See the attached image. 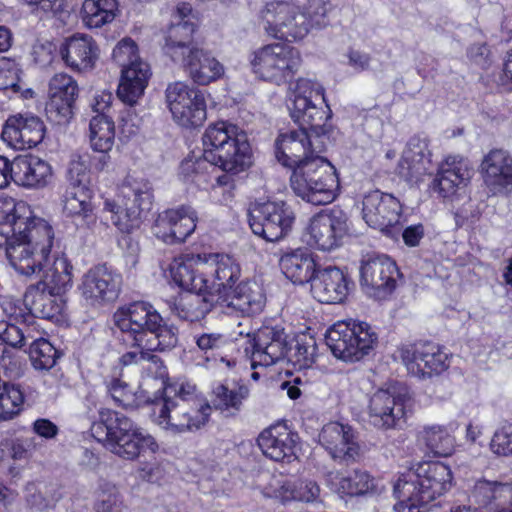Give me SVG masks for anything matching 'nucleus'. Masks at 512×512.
<instances>
[{
    "label": "nucleus",
    "mask_w": 512,
    "mask_h": 512,
    "mask_svg": "<svg viewBox=\"0 0 512 512\" xmlns=\"http://www.w3.org/2000/svg\"><path fill=\"white\" fill-rule=\"evenodd\" d=\"M61 55L67 66L77 71L93 68L98 58V46L91 36L75 34L61 47Z\"/></svg>",
    "instance_id": "36"
},
{
    "label": "nucleus",
    "mask_w": 512,
    "mask_h": 512,
    "mask_svg": "<svg viewBox=\"0 0 512 512\" xmlns=\"http://www.w3.org/2000/svg\"><path fill=\"white\" fill-rule=\"evenodd\" d=\"M431 153L425 139L413 136L409 139L402 157L397 165V173L405 181H418L430 173Z\"/></svg>",
    "instance_id": "31"
},
{
    "label": "nucleus",
    "mask_w": 512,
    "mask_h": 512,
    "mask_svg": "<svg viewBox=\"0 0 512 512\" xmlns=\"http://www.w3.org/2000/svg\"><path fill=\"white\" fill-rule=\"evenodd\" d=\"M28 353L33 367L37 370L46 371L53 368L62 356V352L44 338H33L29 343Z\"/></svg>",
    "instance_id": "49"
},
{
    "label": "nucleus",
    "mask_w": 512,
    "mask_h": 512,
    "mask_svg": "<svg viewBox=\"0 0 512 512\" xmlns=\"http://www.w3.org/2000/svg\"><path fill=\"white\" fill-rule=\"evenodd\" d=\"M353 281L339 267H319L311 282V294L320 303H342L348 296Z\"/></svg>",
    "instance_id": "26"
},
{
    "label": "nucleus",
    "mask_w": 512,
    "mask_h": 512,
    "mask_svg": "<svg viewBox=\"0 0 512 512\" xmlns=\"http://www.w3.org/2000/svg\"><path fill=\"white\" fill-rule=\"evenodd\" d=\"M14 183L26 188H44L53 179L50 163L38 156L23 155L14 158Z\"/></svg>",
    "instance_id": "32"
},
{
    "label": "nucleus",
    "mask_w": 512,
    "mask_h": 512,
    "mask_svg": "<svg viewBox=\"0 0 512 512\" xmlns=\"http://www.w3.org/2000/svg\"><path fill=\"white\" fill-rule=\"evenodd\" d=\"M286 491L290 492V497L297 501L313 502L320 495V487L313 480H298L293 484L288 483Z\"/></svg>",
    "instance_id": "57"
},
{
    "label": "nucleus",
    "mask_w": 512,
    "mask_h": 512,
    "mask_svg": "<svg viewBox=\"0 0 512 512\" xmlns=\"http://www.w3.org/2000/svg\"><path fill=\"white\" fill-rule=\"evenodd\" d=\"M326 482L332 490L349 496L363 495L375 489L374 478L362 470H354L348 476L342 477L337 472H329Z\"/></svg>",
    "instance_id": "42"
},
{
    "label": "nucleus",
    "mask_w": 512,
    "mask_h": 512,
    "mask_svg": "<svg viewBox=\"0 0 512 512\" xmlns=\"http://www.w3.org/2000/svg\"><path fill=\"white\" fill-rule=\"evenodd\" d=\"M196 257L191 261L175 263L171 266L170 272L173 281L182 289L187 292L197 291L206 292L208 290L209 279L205 273H202V266L197 265L198 268H193Z\"/></svg>",
    "instance_id": "44"
},
{
    "label": "nucleus",
    "mask_w": 512,
    "mask_h": 512,
    "mask_svg": "<svg viewBox=\"0 0 512 512\" xmlns=\"http://www.w3.org/2000/svg\"><path fill=\"white\" fill-rule=\"evenodd\" d=\"M402 205L389 193L373 190L367 193L362 201V216L368 226L378 229L388 237L397 239L400 236V218Z\"/></svg>",
    "instance_id": "14"
},
{
    "label": "nucleus",
    "mask_w": 512,
    "mask_h": 512,
    "mask_svg": "<svg viewBox=\"0 0 512 512\" xmlns=\"http://www.w3.org/2000/svg\"><path fill=\"white\" fill-rule=\"evenodd\" d=\"M112 57L121 68L142 60L137 44L131 38L119 41L113 49Z\"/></svg>",
    "instance_id": "58"
},
{
    "label": "nucleus",
    "mask_w": 512,
    "mask_h": 512,
    "mask_svg": "<svg viewBox=\"0 0 512 512\" xmlns=\"http://www.w3.org/2000/svg\"><path fill=\"white\" fill-rule=\"evenodd\" d=\"M251 66L262 80L281 85L294 78L301 66V55L289 44L272 43L253 52Z\"/></svg>",
    "instance_id": "10"
},
{
    "label": "nucleus",
    "mask_w": 512,
    "mask_h": 512,
    "mask_svg": "<svg viewBox=\"0 0 512 512\" xmlns=\"http://www.w3.org/2000/svg\"><path fill=\"white\" fill-rule=\"evenodd\" d=\"M150 76V66L144 60L122 67L117 89L118 98L123 103L134 106L143 96Z\"/></svg>",
    "instance_id": "35"
},
{
    "label": "nucleus",
    "mask_w": 512,
    "mask_h": 512,
    "mask_svg": "<svg viewBox=\"0 0 512 512\" xmlns=\"http://www.w3.org/2000/svg\"><path fill=\"white\" fill-rule=\"evenodd\" d=\"M105 385L108 394L118 406L126 409L140 406L141 401L138 400L137 393H133L126 382L118 378H111L105 381Z\"/></svg>",
    "instance_id": "51"
},
{
    "label": "nucleus",
    "mask_w": 512,
    "mask_h": 512,
    "mask_svg": "<svg viewBox=\"0 0 512 512\" xmlns=\"http://www.w3.org/2000/svg\"><path fill=\"white\" fill-rule=\"evenodd\" d=\"M294 222V211L285 201L256 204L249 211V225L252 232L269 242L286 237Z\"/></svg>",
    "instance_id": "12"
},
{
    "label": "nucleus",
    "mask_w": 512,
    "mask_h": 512,
    "mask_svg": "<svg viewBox=\"0 0 512 512\" xmlns=\"http://www.w3.org/2000/svg\"><path fill=\"white\" fill-rule=\"evenodd\" d=\"M122 285V276L106 264L89 269L82 277V297L93 306L117 299Z\"/></svg>",
    "instance_id": "21"
},
{
    "label": "nucleus",
    "mask_w": 512,
    "mask_h": 512,
    "mask_svg": "<svg viewBox=\"0 0 512 512\" xmlns=\"http://www.w3.org/2000/svg\"><path fill=\"white\" fill-rule=\"evenodd\" d=\"M223 342V336L218 333H204L196 338L198 348L205 353L218 349Z\"/></svg>",
    "instance_id": "63"
},
{
    "label": "nucleus",
    "mask_w": 512,
    "mask_h": 512,
    "mask_svg": "<svg viewBox=\"0 0 512 512\" xmlns=\"http://www.w3.org/2000/svg\"><path fill=\"white\" fill-rule=\"evenodd\" d=\"M319 443L331 458L342 465H350L361 457L357 434L350 425L330 422L319 433Z\"/></svg>",
    "instance_id": "19"
},
{
    "label": "nucleus",
    "mask_w": 512,
    "mask_h": 512,
    "mask_svg": "<svg viewBox=\"0 0 512 512\" xmlns=\"http://www.w3.org/2000/svg\"><path fill=\"white\" fill-rule=\"evenodd\" d=\"M259 24L275 39L297 41L310 32V22L303 9L286 1H271L259 12Z\"/></svg>",
    "instance_id": "11"
},
{
    "label": "nucleus",
    "mask_w": 512,
    "mask_h": 512,
    "mask_svg": "<svg viewBox=\"0 0 512 512\" xmlns=\"http://www.w3.org/2000/svg\"><path fill=\"white\" fill-rule=\"evenodd\" d=\"M489 448L498 457L512 456V422L502 424L494 432Z\"/></svg>",
    "instance_id": "55"
},
{
    "label": "nucleus",
    "mask_w": 512,
    "mask_h": 512,
    "mask_svg": "<svg viewBox=\"0 0 512 512\" xmlns=\"http://www.w3.org/2000/svg\"><path fill=\"white\" fill-rule=\"evenodd\" d=\"M195 29L196 25L190 19L171 24L165 39L164 50L172 61L177 62L183 59L189 51L197 48L193 44Z\"/></svg>",
    "instance_id": "40"
},
{
    "label": "nucleus",
    "mask_w": 512,
    "mask_h": 512,
    "mask_svg": "<svg viewBox=\"0 0 512 512\" xmlns=\"http://www.w3.org/2000/svg\"><path fill=\"white\" fill-rule=\"evenodd\" d=\"M218 304L242 315L252 316L262 311L265 295L258 283L240 281L231 289V292L219 299Z\"/></svg>",
    "instance_id": "30"
},
{
    "label": "nucleus",
    "mask_w": 512,
    "mask_h": 512,
    "mask_svg": "<svg viewBox=\"0 0 512 512\" xmlns=\"http://www.w3.org/2000/svg\"><path fill=\"white\" fill-rule=\"evenodd\" d=\"M348 229V216L340 208L323 211L310 221V243L319 250L332 251L342 244Z\"/></svg>",
    "instance_id": "20"
},
{
    "label": "nucleus",
    "mask_w": 512,
    "mask_h": 512,
    "mask_svg": "<svg viewBox=\"0 0 512 512\" xmlns=\"http://www.w3.org/2000/svg\"><path fill=\"white\" fill-rule=\"evenodd\" d=\"M398 353L408 372L420 378L440 374L449 367L448 354L432 342L405 344Z\"/></svg>",
    "instance_id": "16"
},
{
    "label": "nucleus",
    "mask_w": 512,
    "mask_h": 512,
    "mask_svg": "<svg viewBox=\"0 0 512 512\" xmlns=\"http://www.w3.org/2000/svg\"><path fill=\"white\" fill-rule=\"evenodd\" d=\"M196 265L202 266V273L209 279L208 290L215 295L217 301L226 296L240 282L241 268L230 255L223 253L198 254Z\"/></svg>",
    "instance_id": "17"
},
{
    "label": "nucleus",
    "mask_w": 512,
    "mask_h": 512,
    "mask_svg": "<svg viewBox=\"0 0 512 512\" xmlns=\"http://www.w3.org/2000/svg\"><path fill=\"white\" fill-rule=\"evenodd\" d=\"M78 84L68 74H55L49 82V101L46 104L47 118L54 124L66 125L73 116L78 97Z\"/></svg>",
    "instance_id": "22"
},
{
    "label": "nucleus",
    "mask_w": 512,
    "mask_h": 512,
    "mask_svg": "<svg viewBox=\"0 0 512 512\" xmlns=\"http://www.w3.org/2000/svg\"><path fill=\"white\" fill-rule=\"evenodd\" d=\"M45 132L46 127L40 117L30 113H19L6 120L1 138L9 147L25 150L41 143Z\"/></svg>",
    "instance_id": "24"
},
{
    "label": "nucleus",
    "mask_w": 512,
    "mask_h": 512,
    "mask_svg": "<svg viewBox=\"0 0 512 512\" xmlns=\"http://www.w3.org/2000/svg\"><path fill=\"white\" fill-rule=\"evenodd\" d=\"M33 432L47 440L57 436L59 429L56 424L46 418H39L33 422Z\"/></svg>",
    "instance_id": "61"
},
{
    "label": "nucleus",
    "mask_w": 512,
    "mask_h": 512,
    "mask_svg": "<svg viewBox=\"0 0 512 512\" xmlns=\"http://www.w3.org/2000/svg\"><path fill=\"white\" fill-rule=\"evenodd\" d=\"M298 435L285 425H273L264 429L257 438L262 453L274 461H288L295 456Z\"/></svg>",
    "instance_id": "29"
},
{
    "label": "nucleus",
    "mask_w": 512,
    "mask_h": 512,
    "mask_svg": "<svg viewBox=\"0 0 512 512\" xmlns=\"http://www.w3.org/2000/svg\"><path fill=\"white\" fill-rule=\"evenodd\" d=\"M24 302L31 311L40 314L42 318L51 319L60 315L64 309L63 295L52 294L48 290L29 286L24 295Z\"/></svg>",
    "instance_id": "43"
},
{
    "label": "nucleus",
    "mask_w": 512,
    "mask_h": 512,
    "mask_svg": "<svg viewBox=\"0 0 512 512\" xmlns=\"http://www.w3.org/2000/svg\"><path fill=\"white\" fill-rule=\"evenodd\" d=\"M325 341L332 354L345 362H356L369 355L378 336L366 322L340 321L331 326Z\"/></svg>",
    "instance_id": "9"
},
{
    "label": "nucleus",
    "mask_w": 512,
    "mask_h": 512,
    "mask_svg": "<svg viewBox=\"0 0 512 512\" xmlns=\"http://www.w3.org/2000/svg\"><path fill=\"white\" fill-rule=\"evenodd\" d=\"M117 12V0H84L81 8V19L89 28H101L111 23Z\"/></svg>",
    "instance_id": "45"
},
{
    "label": "nucleus",
    "mask_w": 512,
    "mask_h": 512,
    "mask_svg": "<svg viewBox=\"0 0 512 512\" xmlns=\"http://www.w3.org/2000/svg\"><path fill=\"white\" fill-rule=\"evenodd\" d=\"M0 339L3 344L13 349L24 350L29 342L32 341L33 335L28 326H17L6 321L0 322Z\"/></svg>",
    "instance_id": "50"
},
{
    "label": "nucleus",
    "mask_w": 512,
    "mask_h": 512,
    "mask_svg": "<svg viewBox=\"0 0 512 512\" xmlns=\"http://www.w3.org/2000/svg\"><path fill=\"white\" fill-rule=\"evenodd\" d=\"M20 73L19 64L9 58L0 59V90L12 89L14 92L20 90Z\"/></svg>",
    "instance_id": "56"
},
{
    "label": "nucleus",
    "mask_w": 512,
    "mask_h": 512,
    "mask_svg": "<svg viewBox=\"0 0 512 512\" xmlns=\"http://www.w3.org/2000/svg\"><path fill=\"white\" fill-rule=\"evenodd\" d=\"M113 320L122 342L144 349L143 363H151L156 368L163 363L154 352L171 350L178 344V328L168 323L149 302L135 301L122 306L114 313Z\"/></svg>",
    "instance_id": "3"
},
{
    "label": "nucleus",
    "mask_w": 512,
    "mask_h": 512,
    "mask_svg": "<svg viewBox=\"0 0 512 512\" xmlns=\"http://www.w3.org/2000/svg\"><path fill=\"white\" fill-rule=\"evenodd\" d=\"M484 183L494 195L512 194V156L503 149L491 150L482 160Z\"/></svg>",
    "instance_id": "27"
},
{
    "label": "nucleus",
    "mask_w": 512,
    "mask_h": 512,
    "mask_svg": "<svg viewBox=\"0 0 512 512\" xmlns=\"http://www.w3.org/2000/svg\"><path fill=\"white\" fill-rule=\"evenodd\" d=\"M279 266L286 278L299 285L311 283L319 269L313 254L301 248L282 255Z\"/></svg>",
    "instance_id": "39"
},
{
    "label": "nucleus",
    "mask_w": 512,
    "mask_h": 512,
    "mask_svg": "<svg viewBox=\"0 0 512 512\" xmlns=\"http://www.w3.org/2000/svg\"><path fill=\"white\" fill-rule=\"evenodd\" d=\"M452 485V472L442 462H422L402 473L394 484L393 493L398 501L406 504L409 512H425L434 501ZM439 503H437L438 505Z\"/></svg>",
    "instance_id": "5"
},
{
    "label": "nucleus",
    "mask_w": 512,
    "mask_h": 512,
    "mask_svg": "<svg viewBox=\"0 0 512 512\" xmlns=\"http://www.w3.org/2000/svg\"><path fill=\"white\" fill-rule=\"evenodd\" d=\"M403 241L407 246L415 247L418 246L421 239L424 237V227L422 224H415L406 227L403 231H400Z\"/></svg>",
    "instance_id": "64"
},
{
    "label": "nucleus",
    "mask_w": 512,
    "mask_h": 512,
    "mask_svg": "<svg viewBox=\"0 0 512 512\" xmlns=\"http://www.w3.org/2000/svg\"><path fill=\"white\" fill-rule=\"evenodd\" d=\"M145 402L152 404L154 414L158 413V425L173 433L200 429L208 421L211 410L209 404L202 403L183 386L165 387Z\"/></svg>",
    "instance_id": "6"
},
{
    "label": "nucleus",
    "mask_w": 512,
    "mask_h": 512,
    "mask_svg": "<svg viewBox=\"0 0 512 512\" xmlns=\"http://www.w3.org/2000/svg\"><path fill=\"white\" fill-rule=\"evenodd\" d=\"M35 448L34 438L17 439L11 446V457L13 460H26L31 456Z\"/></svg>",
    "instance_id": "60"
},
{
    "label": "nucleus",
    "mask_w": 512,
    "mask_h": 512,
    "mask_svg": "<svg viewBox=\"0 0 512 512\" xmlns=\"http://www.w3.org/2000/svg\"><path fill=\"white\" fill-rule=\"evenodd\" d=\"M176 63H181L189 77L198 85H207L224 73L223 65L209 52L198 47Z\"/></svg>",
    "instance_id": "34"
},
{
    "label": "nucleus",
    "mask_w": 512,
    "mask_h": 512,
    "mask_svg": "<svg viewBox=\"0 0 512 512\" xmlns=\"http://www.w3.org/2000/svg\"><path fill=\"white\" fill-rule=\"evenodd\" d=\"M328 0H309L307 7L303 9L312 28H322L328 24V12L330 10Z\"/></svg>",
    "instance_id": "59"
},
{
    "label": "nucleus",
    "mask_w": 512,
    "mask_h": 512,
    "mask_svg": "<svg viewBox=\"0 0 512 512\" xmlns=\"http://www.w3.org/2000/svg\"><path fill=\"white\" fill-rule=\"evenodd\" d=\"M86 155H73L67 170L69 189H88L89 170Z\"/></svg>",
    "instance_id": "52"
},
{
    "label": "nucleus",
    "mask_w": 512,
    "mask_h": 512,
    "mask_svg": "<svg viewBox=\"0 0 512 512\" xmlns=\"http://www.w3.org/2000/svg\"><path fill=\"white\" fill-rule=\"evenodd\" d=\"M470 178L471 169L467 162L458 156H448L438 168L433 189L442 197H449L466 186Z\"/></svg>",
    "instance_id": "33"
},
{
    "label": "nucleus",
    "mask_w": 512,
    "mask_h": 512,
    "mask_svg": "<svg viewBox=\"0 0 512 512\" xmlns=\"http://www.w3.org/2000/svg\"><path fill=\"white\" fill-rule=\"evenodd\" d=\"M90 198L89 189L67 188L65 192L63 211L67 216L75 219L77 226L90 227L96 222Z\"/></svg>",
    "instance_id": "41"
},
{
    "label": "nucleus",
    "mask_w": 512,
    "mask_h": 512,
    "mask_svg": "<svg viewBox=\"0 0 512 512\" xmlns=\"http://www.w3.org/2000/svg\"><path fill=\"white\" fill-rule=\"evenodd\" d=\"M249 395V389L246 385H236L229 387L225 384H218L213 388L212 403L213 406L221 411H239L244 399Z\"/></svg>",
    "instance_id": "47"
},
{
    "label": "nucleus",
    "mask_w": 512,
    "mask_h": 512,
    "mask_svg": "<svg viewBox=\"0 0 512 512\" xmlns=\"http://www.w3.org/2000/svg\"><path fill=\"white\" fill-rule=\"evenodd\" d=\"M400 277L396 262L385 254L370 255L362 261L360 284L369 297L387 299L396 289Z\"/></svg>",
    "instance_id": "15"
},
{
    "label": "nucleus",
    "mask_w": 512,
    "mask_h": 512,
    "mask_svg": "<svg viewBox=\"0 0 512 512\" xmlns=\"http://www.w3.org/2000/svg\"><path fill=\"white\" fill-rule=\"evenodd\" d=\"M420 440L436 456H450L454 450V437L442 426H430L420 433Z\"/></svg>",
    "instance_id": "48"
},
{
    "label": "nucleus",
    "mask_w": 512,
    "mask_h": 512,
    "mask_svg": "<svg viewBox=\"0 0 512 512\" xmlns=\"http://www.w3.org/2000/svg\"><path fill=\"white\" fill-rule=\"evenodd\" d=\"M36 273H42L41 280L33 285L52 294L64 295L72 287V265L64 253H52L46 257Z\"/></svg>",
    "instance_id": "28"
},
{
    "label": "nucleus",
    "mask_w": 512,
    "mask_h": 512,
    "mask_svg": "<svg viewBox=\"0 0 512 512\" xmlns=\"http://www.w3.org/2000/svg\"><path fill=\"white\" fill-rule=\"evenodd\" d=\"M153 189L149 181L127 180L118 199H105L104 211L121 232L129 233L145 218L153 206Z\"/></svg>",
    "instance_id": "8"
},
{
    "label": "nucleus",
    "mask_w": 512,
    "mask_h": 512,
    "mask_svg": "<svg viewBox=\"0 0 512 512\" xmlns=\"http://www.w3.org/2000/svg\"><path fill=\"white\" fill-rule=\"evenodd\" d=\"M407 401L408 398L395 388L378 389L369 400L370 423L380 429L395 428L405 417Z\"/></svg>",
    "instance_id": "23"
},
{
    "label": "nucleus",
    "mask_w": 512,
    "mask_h": 512,
    "mask_svg": "<svg viewBox=\"0 0 512 512\" xmlns=\"http://www.w3.org/2000/svg\"><path fill=\"white\" fill-rule=\"evenodd\" d=\"M166 102L176 123L185 128L201 126L207 117L204 93L184 82H174L166 88Z\"/></svg>",
    "instance_id": "13"
},
{
    "label": "nucleus",
    "mask_w": 512,
    "mask_h": 512,
    "mask_svg": "<svg viewBox=\"0 0 512 512\" xmlns=\"http://www.w3.org/2000/svg\"><path fill=\"white\" fill-rule=\"evenodd\" d=\"M122 505L123 501L116 486L111 483L101 484L95 503V511L121 512Z\"/></svg>",
    "instance_id": "54"
},
{
    "label": "nucleus",
    "mask_w": 512,
    "mask_h": 512,
    "mask_svg": "<svg viewBox=\"0 0 512 512\" xmlns=\"http://www.w3.org/2000/svg\"><path fill=\"white\" fill-rule=\"evenodd\" d=\"M218 304L212 292H186L175 298L169 305L177 317L189 322L200 321Z\"/></svg>",
    "instance_id": "38"
},
{
    "label": "nucleus",
    "mask_w": 512,
    "mask_h": 512,
    "mask_svg": "<svg viewBox=\"0 0 512 512\" xmlns=\"http://www.w3.org/2000/svg\"><path fill=\"white\" fill-rule=\"evenodd\" d=\"M89 137L93 151H110L114 145L115 126L107 114H96L90 120Z\"/></svg>",
    "instance_id": "46"
},
{
    "label": "nucleus",
    "mask_w": 512,
    "mask_h": 512,
    "mask_svg": "<svg viewBox=\"0 0 512 512\" xmlns=\"http://www.w3.org/2000/svg\"><path fill=\"white\" fill-rule=\"evenodd\" d=\"M203 158L226 173L217 177L219 186H233L232 175L252 164V152L247 135L235 124L218 121L210 124L203 136Z\"/></svg>",
    "instance_id": "4"
},
{
    "label": "nucleus",
    "mask_w": 512,
    "mask_h": 512,
    "mask_svg": "<svg viewBox=\"0 0 512 512\" xmlns=\"http://www.w3.org/2000/svg\"><path fill=\"white\" fill-rule=\"evenodd\" d=\"M324 103V89L319 83L298 79L288 95L287 108L299 130L281 133L275 142L277 160L293 169V192L313 205L331 203L340 186L336 168L320 156L326 148V122L331 117L329 106H321Z\"/></svg>",
    "instance_id": "1"
},
{
    "label": "nucleus",
    "mask_w": 512,
    "mask_h": 512,
    "mask_svg": "<svg viewBox=\"0 0 512 512\" xmlns=\"http://www.w3.org/2000/svg\"><path fill=\"white\" fill-rule=\"evenodd\" d=\"M53 239L52 227L32 216L24 202L0 208V247L4 246L6 257L17 272L36 274L51 252Z\"/></svg>",
    "instance_id": "2"
},
{
    "label": "nucleus",
    "mask_w": 512,
    "mask_h": 512,
    "mask_svg": "<svg viewBox=\"0 0 512 512\" xmlns=\"http://www.w3.org/2000/svg\"><path fill=\"white\" fill-rule=\"evenodd\" d=\"M292 347L284 328L262 326L253 333L251 339V367H269L284 359Z\"/></svg>",
    "instance_id": "18"
},
{
    "label": "nucleus",
    "mask_w": 512,
    "mask_h": 512,
    "mask_svg": "<svg viewBox=\"0 0 512 512\" xmlns=\"http://www.w3.org/2000/svg\"><path fill=\"white\" fill-rule=\"evenodd\" d=\"M197 220V212L191 206L167 209L156 219L154 234L166 244L182 243L195 231Z\"/></svg>",
    "instance_id": "25"
},
{
    "label": "nucleus",
    "mask_w": 512,
    "mask_h": 512,
    "mask_svg": "<svg viewBox=\"0 0 512 512\" xmlns=\"http://www.w3.org/2000/svg\"><path fill=\"white\" fill-rule=\"evenodd\" d=\"M316 350L314 338L304 335L295 339V345L287 357L294 358L300 367H309L315 361Z\"/></svg>",
    "instance_id": "53"
},
{
    "label": "nucleus",
    "mask_w": 512,
    "mask_h": 512,
    "mask_svg": "<svg viewBox=\"0 0 512 512\" xmlns=\"http://www.w3.org/2000/svg\"><path fill=\"white\" fill-rule=\"evenodd\" d=\"M348 65L357 72H362L370 68L371 57L368 53L351 49L347 53Z\"/></svg>",
    "instance_id": "62"
},
{
    "label": "nucleus",
    "mask_w": 512,
    "mask_h": 512,
    "mask_svg": "<svg viewBox=\"0 0 512 512\" xmlns=\"http://www.w3.org/2000/svg\"><path fill=\"white\" fill-rule=\"evenodd\" d=\"M93 437L113 454L125 460H135L147 450L155 452L158 444L125 415L102 409L99 420L91 427Z\"/></svg>",
    "instance_id": "7"
},
{
    "label": "nucleus",
    "mask_w": 512,
    "mask_h": 512,
    "mask_svg": "<svg viewBox=\"0 0 512 512\" xmlns=\"http://www.w3.org/2000/svg\"><path fill=\"white\" fill-rule=\"evenodd\" d=\"M469 499L479 507L490 512H511L504 508L507 501H512V483L479 480L475 483Z\"/></svg>",
    "instance_id": "37"
}]
</instances>
